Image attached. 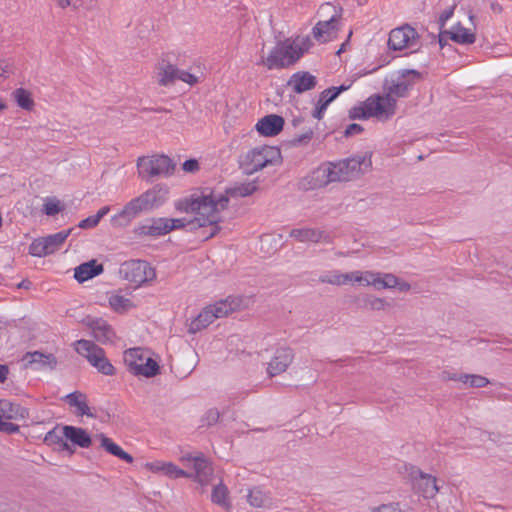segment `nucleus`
Segmentation results:
<instances>
[{
  "mask_svg": "<svg viewBox=\"0 0 512 512\" xmlns=\"http://www.w3.org/2000/svg\"><path fill=\"white\" fill-rule=\"evenodd\" d=\"M284 127V119L282 116L270 114L261 118L257 124V131L263 136H276Z\"/></svg>",
  "mask_w": 512,
  "mask_h": 512,
  "instance_id": "obj_23",
  "label": "nucleus"
},
{
  "mask_svg": "<svg viewBox=\"0 0 512 512\" xmlns=\"http://www.w3.org/2000/svg\"><path fill=\"white\" fill-rule=\"evenodd\" d=\"M370 305L373 309H382L384 307V300L381 298H374L370 301Z\"/></svg>",
  "mask_w": 512,
  "mask_h": 512,
  "instance_id": "obj_58",
  "label": "nucleus"
},
{
  "mask_svg": "<svg viewBox=\"0 0 512 512\" xmlns=\"http://www.w3.org/2000/svg\"><path fill=\"white\" fill-rule=\"evenodd\" d=\"M363 131V127L359 124L353 123L346 127L345 129V135L346 136H353L356 134H359Z\"/></svg>",
  "mask_w": 512,
  "mask_h": 512,
  "instance_id": "obj_53",
  "label": "nucleus"
},
{
  "mask_svg": "<svg viewBox=\"0 0 512 512\" xmlns=\"http://www.w3.org/2000/svg\"><path fill=\"white\" fill-rule=\"evenodd\" d=\"M168 194L169 190L166 186L155 185L139 196L132 198L111 217L112 227L126 228L140 215L159 209L167 202Z\"/></svg>",
  "mask_w": 512,
  "mask_h": 512,
  "instance_id": "obj_3",
  "label": "nucleus"
},
{
  "mask_svg": "<svg viewBox=\"0 0 512 512\" xmlns=\"http://www.w3.org/2000/svg\"><path fill=\"white\" fill-rule=\"evenodd\" d=\"M454 9H455V5H452V6L448 7L447 9H445L440 14L439 23H440L441 27H443L446 24V22L453 16Z\"/></svg>",
  "mask_w": 512,
  "mask_h": 512,
  "instance_id": "obj_51",
  "label": "nucleus"
},
{
  "mask_svg": "<svg viewBox=\"0 0 512 512\" xmlns=\"http://www.w3.org/2000/svg\"><path fill=\"white\" fill-rule=\"evenodd\" d=\"M459 375H460V374H457V373L449 374V375H448V379H449V380H453V381H459V379H458V378H459Z\"/></svg>",
  "mask_w": 512,
  "mask_h": 512,
  "instance_id": "obj_63",
  "label": "nucleus"
},
{
  "mask_svg": "<svg viewBox=\"0 0 512 512\" xmlns=\"http://www.w3.org/2000/svg\"><path fill=\"white\" fill-rule=\"evenodd\" d=\"M350 88V85H341L339 87H330L325 89L320 93L319 100L320 102L325 103L326 105H329L332 101H334L338 95L346 91Z\"/></svg>",
  "mask_w": 512,
  "mask_h": 512,
  "instance_id": "obj_40",
  "label": "nucleus"
},
{
  "mask_svg": "<svg viewBox=\"0 0 512 512\" xmlns=\"http://www.w3.org/2000/svg\"><path fill=\"white\" fill-rule=\"evenodd\" d=\"M419 77L420 73L416 70H402L397 79L385 88L383 95H371L359 106L352 107L349 110V118L353 120L376 118L379 121L391 119L396 113L397 98L406 97Z\"/></svg>",
  "mask_w": 512,
  "mask_h": 512,
  "instance_id": "obj_2",
  "label": "nucleus"
},
{
  "mask_svg": "<svg viewBox=\"0 0 512 512\" xmlns=\"http://www.w3.org/2000/svg\"><path fill=\"white\" fill-rule=\"evenodd\" d=\"M351 284L358 283L364 286H373L377 290L393 288L396 276L391 273H380L373 271H351Z\"/></svg>",
  "mask_w": 512,
  "mask_h": 512,
  "instance_id": "obj_14",
  "label": "nucleus"
},
{
  "mask_svg": "<svg viewBox=\"0 0 512 512\" xmlns=\"http://www.w3.org/2000/svg\"><path fill=\"white\" fill-rule=\"evenodd\" d=\"M66 402L71 406L77 409V414L81 416L95 417L94 414L91 413L90 408L87 404L86 395L75 391L66 396Z\"/></svg>",
  "mask_w": 512,
  "mask_h": 512,
  "instance_id": "obj_32",
  "label": "nucleus"
},
{
  "mask_svg": "<svg viewBox=\"0 0 512 512\" xmlns=\"http://www.w3.org/2000/svg\"><path fill=\"white\" fill-rule=\"evenodd\" d=\"M287 84L295 93L302 94L314 89L317 84V79L307 71H299L290 77Z\"/></svg>",
  "mask_w": 512,
  "mask_h": 512,
  "instance_id": "obj_22",
  "label": "nucleus"
},
{
  "mask_svg": "<svg viewBox=\"0 0 512 512\" xmlns=\"http://www.w3.org/2000/svg\"><path fill=\"white\" fill-rule=\"evenodd\" d=\"M229 191L224 192L214 190L209 187L197 189L189 196L183 197L175 202V209L182 213H191L195 215L194 222L199 227L210 228L206 239L213 237L220 230L218 223L221 221V213L227 208L229 203ZM168 233L174 230L185 228L193 221L186 218H167Z\"/></svg>",
  "mask_w": 512,
  "mask_h": 512,
  "instance_id": "obj_1",
  "label": "nucleus"
},
{
  "mask_svg": "<svg viewBox=\"0 0 512 512\" xmlns=\"http://www.w3.org/2000/svg\"><path fill=\"white\" fill-rule=\"evenodd\" d=\"M290 237L302 243H330L331 239L323 231L313 228H295L290 231Z\"/></svg>",
  "mask_w": 512,
  "mask_h": 512,
  "instance_id": "obj_24",
  "label": "nucleus"
},
{
  "mask_svg": "<svg viewBox=\"0 0 512 512\" xmlns=\"http://www.w3.org/2000/svg\"><path fill=\"white\" fill-rule=\"evenodd\" d=\"M327 107H328V105H326L325 103L320 102V100H318L316 107L312 113V116L318 120H321L324 116V113H325Z\"/></svg>",
  "mask_w": 512,
  "mask_h": 512,
  "instance_id": "obj_52",
  "label": "nucleus"
},
{
  "mask_svg": "<svg viewBox=\"0 0 512 512\" xmlns=\"http://www.w3.org/2000/svg\"><path fill=\"white\" fill-rule=\"evenodd\" d=\"M28 410L18 403L10 400H0V417L6 420H20L26 418Z\"/></svg>",
  "mask_w": 512,
  "mask_h": 512,
  "instance_id": "obj_29",
  "label": "nucleus"
},
{
  "mask_svg": "<svg viewBox=\"0 0 512 512\" xmlns=\"http://www.w3.org/2000/svg\"><path fill=\"white\" fill-rule=\"evenodd\" d=\"M290 43L296 49V53L299 54V59L303 56V54L309 50L311 47V40L309 36L297 37L294 40H290Z\"/></svg>",
  "mask_w": 512,
  "mask_h": 512,
  "instance_id": "obj_42",
  "label": "nucleus"
},
{
  "mask_svg": "<svg viewBox=\"0 0 512 512\" xmlns=\"http://www.w3.org/2000/svg\"><path fill=\"white\" fill-rule=\"evenodd\" d=\"M331 16L328 20H320L312 29V35L315 40L319 43H326L332 41L338 32V23L341 18V8H337L330 3H326L322 5L319 9V14L322 16L324 14L331 13Z\"/></svg>",
  "mask_w": 512,
  "mask_h": 512,
  "instance_id": "obj_9",
  "label": "nucleus"
},
{
  "mask_svg": "<svg viewBox=\"0 0 512 512\" xmlns=\"http://www.w3.org/2000/svg\"><path fill=\"white\" fill-rule=\"evenodd\" d=\"M448 35L451 40L459 44H473L476 40L475 34L468 28H465L460 23L451 28L450 31H445L440 34L439 44L443 47V36Z\"/></svg>",
  "mask_w": 512,
  "mask_h": 512,
  "instance_id": "obj_25",
  "label": "nucleus"
},
{
  "mask_svg": "<svg viewBox=\"0 0 512 512\" xmlns=\"http://www.w3.org/2000/svg\"><path fill=\"white\" fill-rule=\"evenodd\" d=\"M459 381L469 387L482 388L489 384V380L482 376L476 374H460Z\"/></svg>",
  "mask_w": 512,
  "mask_h": 512,
  "instance_id": "obj_39",
  "label": "nucleus"
},
{
  "mask_svg": "<svg viewBox=\"0 0 512 512\" xmlns=\"http://www.w3.org/2000/svg\"><path fill=\"white\" fill-rule=\"evenodd\" d=\"M9 73V65L6 61H0V77H6Z\"/></svg>",
  "mask_w": 512,
  "mask_h": 512,
  "instance_id": "obj_60",
  "label": "nucleus"
},
{
  "mask_svg": "<svg viewBox=\"0 0 512 512\" xmlns=\"http://www.w3.org/2000/svg\"><path fill=\"white\" fill-rule=\"evenodd\" d=\"M110 211V206H103L102 208H100L97 213L95 214V216L97 217L98 221L100 222V220L106 216Z\"/></svg>",
  "mask_w": 512,
  "mask_h": 512,
  "instance_id": "obj_59",
  "label": "nucleus"
},
{
  "mask_svg": "<svg viewBox=\"0 0 512 512\" xmlns=\"http://www.w3.org/2000/svg\"><path fill=\"white\" fill-rule=\"evenodd\" d=\"M246 498L250 506L254 508H270L272 506V498L260 487L249 489Z\"/></svg>",
  "mask_w": 512,
  "mask_h": 512,
  "instance_id": "obj_31",
  "label": "nucleus"
},
{
  "mask_svg": "<svg viewBox=\"0 0 512 512\" xmlns=\"http://www.w3.org/2000/svg\"><path fill=\"white\" fill-rule=\"evenodd\" d=\"M103 272L102 264H98L95 260L82 263L74 270V278L83 283Z\"/></svg>",
  "mask_w": 512,
  "mask_h": 512,
  "instance_id": "obj_30",
  "label": "nucleus"
},
{
  "mask_svg": "<svg viewBox=\"0 0 512 512\" xmlns=\"http://www.w3.org/2000/svg\"><path fill=\"white\" fill-rule=\"evenodd\" d=\"M177 80H181V81L192 86V85L198 83L199 78L196 75H194L188 71L179 69Z\"/></svg>",
  "mask_w": 512,
  "mask_h": 512,
  "instance_id": "obj_44",
  "label": "nucleus"
},
{
  "mask_svg": "<svg viewBox=\"0 0 512 512\" xmlns=\"http://www.w3.org/2000/svg\"><path fill=\"white\" fill-rule=\"evenodd\" d=\"M0 431L7 434H14L19 431V426L0 417Z\"/></svg>",
  "mask_w": 512,
  "mask_h": 512,
  "instance_id": "obj_45",
  "label": "nucleus"
},
{
  "mask_svg": "<svg viewBox=\"0 0 512 512\" xmlns=\"http://www.w3.org/2000/svg\"><path fill=\"white\" fill-rule=\"evenodd\" d=\"M272 238L273 237L271 235H264V236H262L261 239H260L261 245L263 246L266 243H270Z\"/></svg>",
  "mask_w": 512,
  "mask_h": 512,
  "instance_id": "obj_62",
  "label": "nucleus"
},
{
  "mask_svg": "<svg viewBox=\"0 0 512 512\" xmlns=\"http://www.w3.org/2000/svg\"><path fill=\"white\" fill-rule=\"evenodd\" d=\"M9 368L7 365L0 364V383H4L7 379Z\"/></svg>",
  "mask_w": 512,
  "mask_h": 512,
  "instance_id": "obj_57",
  "label": "nucleus"
},
{
  "mask_svg": "<svg viewBox=\"0 0 512 512\" xmlns=\"http://www.w3.org/2000/svg\"><path fill=\"white\" fill-rule=\"evenodd\" d=\"M74 347L99 373L106 376L115 374V368L106 357L105 351L94 342L81 339L74 343Z\"/></svg>",
  "mask_w": 512,
  "mask_h": 512,
  "instance_id": "obj_7",
  "label": "nucleus"
},
{
  "mask_svg": "<svg viewBox=\"0 0 512 512\" xmlns=\"http://www.w3.org/2000/svg\"><path fill=\"white\" fill-rule=\"evenodd\" d=\"M108 301L111 308L118 313L126 312L133 306L129 298L119 294L110 295Z\"/></svg>",
  "mask_w": 512,
  "mask_h": 512,
  "instance_id": "obj_37",
  "label": "nucleus"
},
{
  "mask_svg": "<svg viewBox=\"0 0 512 512\" xmlns=\"http://www.w3.org/2000/svg\"><path fill=\"white\" fill-rule=\"evenodd\" d=\"M101 443V447L104 448L109 454L124 460L127 463L133 462V457L125 452L119 445L114 443L112 439L105 436L104 434L98 435Z\"/></svg>",
  "mask_w": 512,
  "mask_h": 512,
  "instance_id": "obj_33",
  "label": "nucleus"
},
{
  "mask_svg": "<svg viewBox=\"0 0 512 512\" xmlns=\"http://www.w3.org/2000/svg\"><path fill=\"white\" fill-rule=\"evenodd\" d=\"M178 70L179 69L174 64L169 63L165 59H161L157 67L158 84L161 86L173 85L177 80Z\"/></svg>",
  "mask_w": 512,
  "mask_h": 512,
  "instance_id": "obj_27",
  "label": "nucleus"
},
{
  "mask_svg": "<svg viewBox=\"0 0 512 512\" xmlns=\"http://www.w3.org/2000/svg\"><path fill=\"white\" fill-rule=\"evenodd\" d=\"M346 43H343L341 48L337 51V54L342 53L345 50Z\"/></svg>",
  "mask_w": 512,
  "mask_h": 512,
  "instance_id": "obj_64",
  "label": "nucleus"
},
{
  "mask_svg": "<svg viewBox=\"0 0 512 512\" xmlns=\"http://www.w3.org/2000/svg\"><path fill=\"white\" fill-rule=\"evenodd\" d=\"M334 169L333 162L323 163L303 177L299 185L303 190H314L325 187L332 182H337Z\"/></svg>",
  "mask_w": 512,
  "mask_h": 512,
  "instance_id": "obj_13",
  "label": "nucleus"
},
{
  "mask_svg": "<svg viewBox=\"0 0 512 512\" xmlns=\"http://www.w3.org/2000/svg\"><path fill=\"white\" fill-rule=\"evenodd\" d=\"M62 210L60 201L53 199V198H47L44 206H43V212L48 216H54L58 214Z\"/></svg>",
  "mask_w": 512,
  "mask_h": 512,
  "instance_id": "obj_43",
  "label": "nucleus"
},
{
  "mask_svg": "<svg viewBox=\"0 0 512 512\" xmlns=\"http://www.w3.org/2000/svg\"><path fill=\"white\" fill-rule=\"evenodd\" d=\"M23 360L35 369H42L46 367L53 369L57 364L56 357L53 354H44L39 351L27 352L24 355Z\"/></svg>",
  "mask_w": 512,
  "mask_h": 512,
  "instance_id": "obj_28",
  "label": "nucleus"
},
{
  "mask_svg": "<svg viewBox=\"0 0 512 512\" xmlns=\"http://www.w3.org/2000/svg\"><path fill=\"white\" fill-rule=\"evenodd\" d=\"M137 167L139 177L148 180L158 176H170L175 169V164L168 156L156 155L150 158H138Z\"/></svg>",
  "mask_w": 512,
  "mask_h": 512,
  "instance_id": "obj_10",
  "label": "nucleus"
},
{
  "mask_svg": "<svg viewBox=\"0 0 512 512\" xmlns=\"http://www.w3.org/2000/svg\"><path fill=\"white\" fill-rule=\"evenodd\" d=\"M281 162V152L277 147L259 146L247 151L240 159V167L248 174H254L268 165Z\"/></svg>",
  "mask_w": 512,
  "mask_h": 512,
  "instance_id": "obj_5",
  "label": "nucleus"
},
{
  "mask_svg": "<svg viewBox=\"0 0 512 512\" xmlns=\"http://www.w3.org/2000/svg\"><path fill=\"white\" fill-rule=\"evenodd\" d=\"M187 460L191 463L194 470L191 478L198 482L201 486L210 484L213 477V468L211 463L202 455L195 457H188Z\"/></svg>",
  "mask_w": 512,
  "mask_h": 512,
  "instance_id": "obj_19",
  "label": "nucleus"
},
{
  "mask_svg": "<svg viewBox=\"0 0 512 512\" xmlns=\"http://www.w3.org/2000/svg\"><path fill=\"white\" fill-rule=\"evenodd\" d=\"M312 136H313V131L311 129H309L308 131L296 136L292 140V143L294 145L307 144L312 139Z\"/></svg>",
  "mask_w": 512,
  "mask_h": 512,
  "instance_id": "obj_48",
  "label": "nucleus"
},
{
  "mask_svg": "<svg viewBox=\"0 0 512 512\" xmlns=\"http://www.w3.org/2000/svg\"><path fill=\"white\" fill-rule=\"evenodd\" d=\"M254 190H255V186L251 185V184H248L246 186L238 188L237 189V193H238V195H240L242 197H245V196L250 195Z\"/></svg>",
  "mask_w": 512,
  "mask_h": 512,
  "instance_id": "obj_55",
  "label": "nucleus"
},
{
  "mask_svg": "<svg viewBox=\"0 0 512 512\" xmlns=\"http://www.w3.org/2000/svg\"><path fill=\"white\" fill-rule=\"evenodd\" d=\"M165 464H166V462H163V461H155V462L147 463L146 467L148 470H150L153 473L164 474Z\"/></svg>",
  "mask_w": 512,
  "mask_h": 512,
  "instance_id": "obj_50",
  "label": "nucleus"
},
{
  "mask_svg": "<svg viewBox=\"0 0 512 512\" xmlns=\"http://www.w3.org/2000/svg\"><path fill=\"white\" fill-rule=\"evenodd\" d=\"M71 233V229L35 239L29 246V253L35 257L50 255L62 246Z\"/></svg>",
  "mask_w": 512,
  "mask_h": 512,
  "instance_id": "obj_15",
  "label": "nucleus"
},
{
  "mask_svg": "<svg viewBox=\"0 0 512 512\" xmlns=\"http://www.w3.org/2000/svg\"><path fill=\"white\" fill-rule=\"evenodd\" d=\"M248 299L241 296L228 298L205 307L189 325V333L195 334L209 326L215 319L227 316L248 305Z\"/></svg>",
  "mask_w": 512,
  "mask_h": 512,
  "instance_id": "obj_4",
  "label": "nucleus"
},
{
  "mask_svg": "<svg viewBox=\"0 0 512 512\" xmlns=\"http://www.w3.org/2000/svg\"><path fill=\"white\" fill-rule=\"evenodd\" d=\"M133 234L137 237L158 238L168 234L166 217H151L138 223L133 228Z\"/></svg>",
  "mask_w": 512,
  "mask_h": 512,
  "instance_id": "obj_17",
  "label": "nucleus"
},
{
  "mask_svg": "<svg viewBox=\"0 0 512 512\" xmlns=\"http://www.w3.org/2000/svg\"><path fill=\"white\" fill-rule=\"evenodd\" d=\"M211 501L225 509L231 508V503L229 501V490L225 484L220 482L213 487Z\"/></svg>",
  "mask_w": 512,
  "mask_h": 512,
  "instance_id": "obj_35",
  "label": "nucleus"
},
{
  "mask_svg": "<svg viewBox=\"0 0 512 512\" xmlns=\"http://www.w3.org/2000/svg\"><path fill=\"white\" fill-rule=\"evenodd\" d=\"M99 224V221L95 215L89 216L83 220H81L78 224V227L81 229H91L96 227Z\"/></svg>",
  "mask_w": 512,
  "mask_h": 512,
  "instance_id": "obj_46",
  "label": "nucleus"
},
{
  "mask_svg": "<svg viewBox=\"0 0 512 512\" xmlns=\"http://www.w3.org/2000/svg\"><path fill=\"white\" fill-rule=\"evenodd\" d=\"M14 99L19 107L25 110H31L34 106V101L31 98L30 92L23 88H18L13 92Z\"/></svg>",
  "mask_w": 512,
  "mask_h": 512,
  "instance_id": "obj_38",
  "label": "nucleus"
},
{
  "mask_svg": "<svg viewBox=\"0 0 512 512\" xmlns=\"http://www.w3.org/2000/svg\"><path fill=\"white\" fill-rule=\"evenodd\" d=\"M163 475H165V476H167L169 478H172V479H177V478H181V477H185V478L192 477V475L190 473H188V472L184 471L183 469L179 468L178 466H176L172 462H166L165 470H164V474Z\"/></svg>",
  "mask_w": 512,
  "mask_h": 512,
  "instance_id": "obj_41",
  "label": "nucleus"
},
{
  "mask_svg": "<svg viewBox=\"0 0 512 512\" xmlns=\"http://www.w3.org/2000/svg\"><path fill=\"white\" fill-rule=\"evenodd\" d=\"M295 49L291 45L290 39L279 41L269 52L267 58H262L257 64H262L269 70L287 68L299 60V54Z\"/></svg>",
  "mask_w": 512,
  "mask_h": 512,
  "instance_id": "obj_8",
  "label": "nucleus"
},
{
  "mask_svg": "<svg viewBox=\"0 0 512 512\" xmlns=\"http://www.w3.org/2000/svg\"><path fill=\"white\" fill-rule=\"evenodd\" d=\"M124 363L130 373L146 378L159 373V364L151 357L149 351L142 348H130L124 352Z\"/></svg>",
  "mask_w": 512,
  "mask_h": 512,
  "instance_id": "obj_6",
  "label": "nucleus"
},
{
  "mask_svg": "<svg viewBox=\"0 0 512 512\" xmlns=\"http://www.w3.org/2000/svg\"><path fill=\"white\" fill-rule=\"evenodd\" d=\"M294 359V352L288 346L279 347L274 352L272 359L268 362L267 373L274 377L284 373Z\"/></svg>",
  "mask_w": 512,
  "mask_h": 512,
  "instance_id": "obj_18",
  "label": "nucleus"
},
{
  "mask_svg": "<svg viewBox=\"0 0 512 512\" xmlns=\"http://www.w3.org/2000/svg\"><path fill=\"white\" fill-rule=\"evenodd\" d=\"M396 282H397V284H395L393 288L397 287L401 292H407L411 288L409 283H407L405 281H400L397 277H396Z\"/></svg>",
  "mask_w": 512,
  "mask_h": 512,
  "instance_id": "obj_56",
  "label": "nucleus"
},
{
  "mask_svg": "<svg viewBox=\"0 0 512 512\" xmlns=\"http://www.w3.org/2000/svg\"><path fill=\"white\" fill-rule=\"evenodd\" d=\"M337 181H350L365 173L371 167V158L354 156L339 162H333Z\"/></svg>",
  "mask_w": 512,
  "mask_h": 512,
  "instance_id": "obj_11",
  "label": "nucleus"
},
{
  "mask_svg": "<svg viewBox=\"0 0 512 512\" xmlns=\"http://www.w3.org/2000/svg\"><path fill=\"white\" fill-rule=\"evenodd\" d=\"M318 281L320 283H324V284L342 286V285L351 284V276H350V272L342 273L339 270H332V271H327V272L322 273L319 276Z\"/></svg>",
  "mask_w": 512,
  "mask_h": 512,
  "instance_id": "obj_34",
  "label": "nucleus"
},
{
  "mask_svg": "<svg viewBox=\"0 0 512 512\" xmlns=\"http://www.w3.org/2000/svg\"><path fill=\"white\" fill-rule=\"evenodd\" d=\"M418 33L409 26L404 25L391 30L388 38V47L394 51L403 49H416L418 46Z\"/></svg>",
  "mask_w": 512,
  "mask_h": 512,
  "instance_id": "obj_16",
  "label": "nucleus"
},
{
  "mask_svg": "<svg viewBox=\"0 0 512 512\" xmlns=\"http://www.w3.org/2000/svg\"><path fill=\"white\" fill-rule=\"evenodd\" d=\"M57 5L61 8H66L71 5V0H56Z\"/></svg>",
  "mask_w": 512,
  "mask_h": 512,
  "instance_id": "obj_61",
  "label": "nucleus"
},
{
  "mask_svg": "<svg viewBox=\"0 0 512 512\" xmlns=\"http://www.w3.org/2000/svg\"><path fill=\"white\" fill-rule=\"evenodd\" d=\"M219 417L220 413L217 409H210L205 414L203 421H205L208 426H211L218 422Z\"/></svg>",
  "mask_w": 512,
  "mask_h": 512,
  "instance_id": "obj_47",
  "label": "nucleus"
},
{
  "mask_svg": "<svg viewBox=\"0 0 512 512\" xmlns=\"http://www.w3.org/2000/svg\"><path fill=\"white\" fill-rule=\"evenodd\" d=\"M86 325L91 329L93 337L102 344L113 342L115 332L111 325L102 318L88 319Z\"/></svg>",
  "mask_w": 512,
  "mask_h": 512,
  "instance_id": "obj_21",
  "label": "nucleus"
},
{
  "mask_svg": "<svg viewBox=\"0 0 512 512\" xmlns=\"http://www.w3.org/2000/svg\"><path fill=\"white\" fill-rule=\"evenodd\" d=\"M411 478L414 486L425 498H433L439 491L437 480L434 476L422 472L420 469L413 468Z\"/></svg>",
  "mask_w": 512,
  "mask_h": 512,
  "instance_id": "obj_20",
  "label": "nucleus"
},
{
  "mask_svg": "<svg viewBox=\"0 0 512 512\" xmlns=\"http://www.w3.org/2000/svg\"><path fill=\"white\" fill-rule=\"evenodd\" d=\"M373 512H399V509L396 505L389 503L374 508Z\"/></svg>",
  "mask_w": 512,
  "mask_h": 512,
  "instance_id": "obj_54",
  "label": "nucleus"
},
{
  "mask_svg": "<svg viewBox=\"0 0 512 512\" xmlns=\"http://www.w3.org/2000/svg\"><path fill=\"white\" fill-rule=\"evenodd\" d=\"M64 438L63 426L61 430L54 428L48 431L44 437V442L50 446H57L59 450H70V447Z\"/></svg>",
  "mask_w": 512,
  "mask_h": 512,
  "instance_id": "obj_36",
  "label": "nucleus"
},
{
  "mask_svg": "<svg viewBox=\"0 0 512 512\" xmlns=\"http://www.w3.org/2000/svg\"><path fill=\"white\" fill-rule=\"evenodd\" d=\"M64 436L66 440L80 448H89L92 445L91 436L81 427L65 425Z\"/></svg>",
  "mask_w": 512,
  "mask_h": 512,
  "instance_id": "obj_26",
  "label": "nucleus"
},
{
  "mask_svg": "<svg viewBox=\"0 0 512 512\" xmlns=\"http://www.w3.org/2000/svg\"><path fill=\"white\" fill-rule=\"evenodd\" d=\"M119 275L135 285H141L155 278V270L144 260H130L121 264Z\"/></svg>",
  "mask_w": 512,
  "mask_h": 512,
  "instance_id": "obj_12",
  "label": "nucleus"
},
{
  "mask_svg": "<svg viewBox=\"0 0 512 512\" xmlns=\"http://www.w3.org/2000/svg\"><path fill=\"white\" fill-rule=\"evenodd\" d=\"M199 163L196 159H189V160H186L183 164H182V169L185 171V172H188V173H195L199 170Z\"/></svg>",
  "mask_w": 512,
  "mask_h": 512,
  "instance_id": "obj_49",
  "label": "nucleus"
}]
</instances>
